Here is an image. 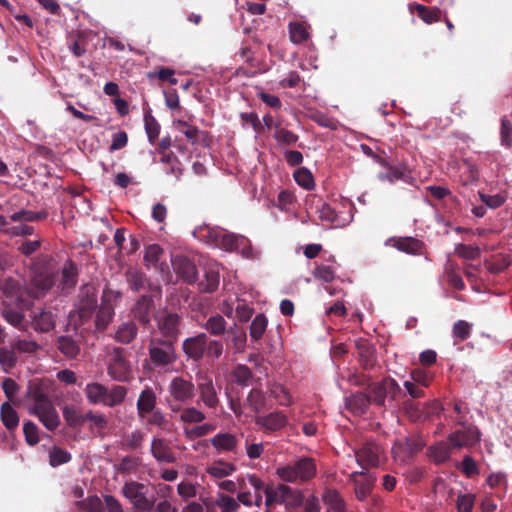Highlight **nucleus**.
<instances>
[{
	"label": "nucleus",
	"mask_w": 512,
	"mask_h": 512,
	"mask_svg": "<svg viewBox=\"0 0 512 512\" xmlns=\"http://www.w3.org/2000/svg\"><path fill=\"white\" fill-rule=\"evenodd\" d=\"M193 235L207 245L225 251H236L246 259H257L260 256V252L252 247L248 238L229 233L219 227L202 225L194 229Z\"/></svg>",
	"instance_id": "obj_1"
},
{
	"label": "nucleus",
	"mask_w": 512,
	"mask_h": 512,
	"mask_svg": "<svg viewBox=\"0 0 512 512\" xmlns=\"http://www.w3.org/2000/svg\"><path fill=\"white\" fill-rule=\"evenodd\" d=\"M28 412L36 416L43 426L53 431L60 424V417L51 399L38 385H31L27 392Z\"/></svg>",
	"instance_id": "obj_2"
},
{
	"label": "nucleus",
	"mask_w": 512,
	"mask_h": 512,
	"mask_svg": "<svg viewBox=\"0 0 512 512\" xmlns=\"http://www.w3.org/2000/svg\"><path fill=\"white\" fill-rule=\"evenodd\" d=\"M84 394L90 404L113 407L125 399L126 388L116 385L111 389L99 382H90L84 388Z\"/></svg>",
	"instance_id": "obj_3"
},
{
	"label": "nucleus",
	"mask_w": 512,
	"mask_h": 512,
	"mask_svg": "<svg viewBox=\"0 0 512 512\" xmlns=\"http://www.w3.org/2000/svg\"><path fill=\"white\" fill-rule=\"evenodd\" d=\"M317 472L312 458H301L293 465L277 468L276 475L284 482H305L312 479Z\"/></svg>",
	"instance_id": "obj_4"
},
{
	"label": "nucleus",
	"mask_w": 512,
	"mask_h": 512,
	"mask_svg": "<svg viewBox=\"0 0 512 512\" xmlns=\"http://www.w3.org/2000/svg\"><path fill=\"white\" fill-rule=\"evenodd\" d=\"M265 505L271 507L274 504L284 505L286 509L299 507L303 503L302 493L285 484L265 488Z\"/></svg>",
	"instance_id": "obj_5"
},
{
	"label": "nucleus",
	"mask_w": 512,
	"mask_h": 512,
	"mask_svg": "<svg viewBox=\"0 0 512 512\" xmlns=\"http://www.w3.org/2000/svg\"><path fill=\"white\" fill-rule=\"evenodd\" d=\"M122 493L138 510L151 511L155 505L154 496L149 495L148 487L142 483L128 482L123 486Z\"/></svg>",
	"instance_id": "obj_6"
},
{
	"label": "nucleus",
	"mask_w": 512,
	"mask_h": 512,
	"mask_svg": "<svg viewBox=\"0 0 512 512\" xmlns=\"http://www.w3.org/2000/svg\"><path fill=\"white\" fill-rule=\"evenodd\" d=\"M56 283L55 273L49 267L33 269L28 293L33 298L44 297Z\"/></svg>",
	"instance_id": "obj_7"
},
{
	"label": "nucleus",
	"mask_w": 512,
	"mask_h": 512,
	"mask_svg": "<svg viewBox=\"0 0 512 512\" xmlns=\"http://www.w3.org/2000/svg\"><path fill=\"white\" fill-rule=\"evenodd\" d=\"M385 460L383 448L375 442L367 441L355 451V461L363 469L377 467Z\"/></svg>",
	"instance_id": "obj_8"
},
{
	"label": "nucleus",
	"mask_w": 512,
	"mask_h": 512,
	"mask_svg": "<svg viewBox=\"0 0 512 512\" xmlns=\"http://www.w3.org/2000/svg\"><path fill=\"white\" fill-rule=\"evenodd\" d=\"M149 355L156 366L172 364L176 358V352L171 340L161 341L153 337L149 345Z\"/></svg>",
	"instance_id": "obj_9"
},
{
	"label": "nucleus",
	"mask_w": 512,
	"mask_h": 512,
	"mask_svg": "<svg viewBox=\"0 0 512 512\" xmlns=\"http://www.w3.org/2000/svg\"><path fill=\"white\" fill-rule=\"evenodd\" d=\"M107 372L117 381H127L131 376V368L121 348H113L108 355Z\"/></svg>",
	"instance_id": "obj_10"
},
{
	"label": "nucleus",
	"mask_w": 512,
	"mask_h": 512,
	"mask_svg": "<svg viewBox=\"0 0 512 512\" xmlns=\"http://www.w3.org/2000/svg\"><path fill=\"white\" fill-rule=\"evenodd\" d=\"M462 429L451 433L448 437L449 444L453 448H467L476 445L480 441V432L477 427L466 425L458 421Z\"/></svg>",
	"instance_id": "obj_11"
},
{
	"label": "nucleus",
	"mask_w": 512,
	"mask_h": 512,
	"mask_svg": "<svg viewBox=\"0 0 512 512\" xmlns=\"http://www.w3.org/2000/svg\"><path fill=\"white\" fill-rule=\"evenodd\" d=\"M169 394L172 399L179 403H187L191 401L195 395L194 384L183 377H175L171 380Z\"/></svg>",
	"instance_id": "obj_12"
},
{
	"label": "nucleus",
	"mask_w": 512,
	"mask_h": 512,
	"mask_svg": "<svg viewBox=\"0 0 512 512\" xmlns=\"http://www.w3.org/2000/svg\"><path fill=\"white\" fill-rule=\"evenodd\" d=\"M120 298V293L112 290H105L102 296V305L97 313L96 327L103 330L107 327L114 315L112 302Z\"/></svg>",
	"instance_id": "obj_13"
},
{
	"label": "nucleus",
	"mask_w": 512,
	"mask_h": 512,
	"mask_svg": "<svg viewBox=\"0 0 512 512\" xmlns=\"http://www.w3.org/2000/svg\"><path fill=\"white\" fill-rule=\"evenodd\" d=\"M349 479L354 484L357 499L363 501L370 495L376 477L362 469L361 471H352L349 474Z\"/></svg>",
	"instance_id": "obj_14"
},
{
	"label": "nucleus",
	"mask_w": 512,
	"mask_h": 512,
	"mask_svg": "<svg viewBox=\"0 0 512 512\" xmlns=\"http://www.w3.org/2000/svg\"><path fill=\"white\" fill-rule=\"evenodd\" d=\"M6 297L8 300L5 301L6 307L2 311L3 318L12 326L16 328H23L24 327V315L19 310H14L13 308H10V304H12V298L14 295L17 294V287L15 285L14 281L7 282L5 289Z\"/></svg>",
	"instance_id": "obj_15"
},
{
	"label": "nucleus",
	"mask_w": 512,
	"mask_h": 512,
	"mask_svg": "<svg viewBox=\"0 0 512 512\" xmlns=\"http://www.w3.org/2000/svg\"><path fill=\"white\" fill-rule=\"evenodd\" d=\"M197 388L199 393L198 403H203L209 408H216L219 404V399L212 379L208 376H200L197 379Z\"/></svg>",
	"instance_id": "obj_16"
},
{
	"label": "nucleus",
	"mask_w": 512,
	"mask_h": 512,
	"mask_svg": "<svg viewBox=\"0 0 512 512\" xmlns=\"http://www.w3.org/2000/svg\"><path fill=\"white\" fill-rule=\"evenodd\" d=\"M256 425L265 432H276L284 428L287 423L286 415L281 411H273L255 418Z\"/></svg>",
	"instance_id": "obj_17"
},
{
	"label": "nucleus",
	"mask_w": 512,
	"mask_h": 512,
	"mask_svg": "<svg viewBox=\"0 0 512 512\" xmlns=\"http://www.w3.org/2000/svg\"><path fill=\"white\" fill-rule=\"evenodd\" d=\"M206 340L207 336L205 333L187 338L182 345L184 353L191 359H201L206 351Z\"/></svg>",
	"instance_id": "obj_18"
},
{
	"label": "nucleus",
	"mask_w": 512,
	"mask_h": 512,
	"mask_svg": "<svg viewBox=\"0 0 512 512\" xmlns=\"http://www.w3.org/2000/svg\"><path fill=\"white\" fill-rule=\"evenodd\" d=\"M209 441L219 454L234 452L238 446L236 435L230 432L217 433Z\"/></svg>",
	"instance_id": "obj_19"
},
{
	"label": "nucleus",
	"mask_w": 512,
	"mask_h": 512,
	"mask_svg": "<svg viewBox=\"0 0 512 512\" xmlns=\"http://www.w3.org/2000/svg\"><path fill=\"white\" fill-rule=\"evenodd\" d=\"M158 329L168 338H175L178 334L179 317L173 313H159L156 316Z\"/></svg>",
	"instance_id": "obj_20"
},
{
	"label": "nucleus",
	"mask_w": 512,
	"mask_h": 512,
	"mask_svg": "<svg viewBox=\"0 0 512 512\" xmlns=\"http://www.w3.org/2000/svg\"><path fill=\"white\" fill-rule=\"evenodd\" d=\"M151 453L157 461L173 463L176 461V455L169 443L163 438H154L151 443Z\"/></svg>",
	"instance_id": "obj_21"
},
{
	"label": "nucleus",
	"mask_w": 512,
	"mask_h": 512,
	"mask_svg": "<svg viewBox=\"0 0 512 512\" xmlns=\"http://www.w3.org/2000/svg\"><path fill=\"white\" fill-rule=\"evenodd\" d=\"M399 389V385L393 379H385L384 381L375 384L371 388L370 399L375 403L381 405L384 403L388 394H394Z\"/></svg>",
	"instance_id": "obj_22"
},
{
	"label": "nucleus",
	"mask_w": 512,
	"mask_h": 512,
	"mask_svg": "<svg viewBox=\"0 0 512 512\" xmlns=\"http://www.w3.org/2000/svg\"><path fill=\"white\" fill-rule=\"evenodd\" d=\"M174 269L177 274L186 282L192 283L197 279V269L195 264L185 257H176L173 259Z\"/></svg>",
	"instance_id": "obj_23"
},
{
	"label": "nucleus",
	"mask_w": 512,
	"mask_h": 512,
	"mask_svg": "<svg viewBox=\"0 0 512 512\" xmlns=\"http://www.w3.org/2000/svg\"><path fill=\"white\" fill-rule=\"evenodd\" d=\"M156 395L154 391L147 388L141 392L137 400V412L141 419L147 418V415L155 410Z\"/></svg>",
	"instance_id": "obj_24"
},
{
	"label": "nucleus",
	"mask_w": 512,
	"mask_h": 512,
	"mask_svg": "<svg viewBox=\"0 0 512 512\" xmlns=\"http://www.w3.org/2000/svg\"><path fill=\"white\" fill-rule=\"evenodd\" d=\"M236 471V466L224 460H217L206 467V473L214 479H222L232 475Z\"/></svg>",
	"instance_id": "obj_25"
},
{
	"label": "nucleus",
	"mask_w": 512,
	"mask_h": 512,
	"mask_svg": "<svg viewBox=\"0 0 512 512\" xmlns=\"http://www.w3.org/2000/svg\"><path fill=\"white\" fill-rule=\"evenodd\" d=\"M81 294H86L87 298L85 300H82L81 305L78 309V314L81 319H86L90 317L92 311L96 307V294H95V288L91 285H86L83 287ZM84 320H82L83 322Z\"/></svg>",
	"instance_id": "obj_26"
},
{
	"label": "nucleus",
	"mask_w": 512,
	"mask_h": 512,
	"mask_svg": "<svg viewBox=\"0 0 512 512\" xmlns=\"http://www.w3.org/2000/svg\"><path fill=\"white\" fill-rule=\"evenodd\" d=\"M171 410L173 412H178L179 420L187 424H198L203 422L206 418L205 414L196 407L180 408L171 405Z\"/></svg>",
	"instance_id": "obj_27"
},
{
	"label": "nucleus",
	"mask_w": 512,
	"mask_h": 512,
	"mask_svg": "<svg viewBox=\"0 0 512 512\" xmlns=\"http://www.w3.org/2000/svg\"><path fill=\"white\" fill-rule=\"evenodd\" d=\"M153 308V301L150 296H142L133 309L134 317L142 324L146 325L150 322V314Z\"/></svg>",
	"instance_id": "obj_28"
},
{
	"label": "nucleus",
	"mask_w": 512,
	"mask_h": 512,
	"mask_svg": "<svg viewBox=\"0 0 512 512\" xmlns=\"http://www.w3.org/2000/svg\"><path fill=\"white\" fill-rule=\"evenodd\" d=\"M76 275L75 265L71 262L66 263L57 277L58 288L61 289V291H66L74 287L76 284Z\"/></svg>",
	"instance_id": "obj_29"
},
{
	"label": "nucleus",
	"mask_w": 512,
	"mask_h": 512,
	"mask_svg": "<svg viewBox=\"0 0 512 512\" xmlns=\"http://www.w3.org/2000/svg\"><path fill=\"white\" fill-rule=\"evenodd\" d=\"M55 321V316L51 311L42 310L33 316L32 325L35 330L48 332L54 328Z\"/></svg>",
	"instance_id": "obj_30"
},
{
	"label": "nucleus",
	"mask_w": 512,
	"mask_h": 512,
	"mask_svg": "<svg viewBox=\"0 0 512 512\" xmlns=\"http://www.w3.org/2000/svg\"><path fill=\"white\" fill-rule=\"evenodd\" d=\"M370 398L363 393H356L346 398V407L356 415H362L368 409Z\"/></svg>",
	"instance_id": "obj_31"
},
{
	"label": "nucleus",
	"mask_w": 512,
	"mask_h": 512,
	"mask_svg": "<svg viewBox=\"0 0 512 512\" xmlns=\"http://www.w3.org/2000/svg\"><path fill=\"white\" fill-rule=\"evenodd\" d=\"M433 491L440 502H448L453 496L451 480L447 477H437L434 480Z\"/></svg>",
	"instance_id": "obj_32"
},
{
	"label": "nucleus",
	"mask_w": 512,
	"mask_h": 512,
	"mask_svg": "<svg viewBox=\"0 0 512 512\" xmlns=\"http://www.w3.org/2000/svg\"><path fill=\"white\" fill-rule=\"evenodd\" d=\"M1 421L3 425L9 430H15L19 425V416L16 410L8 402H5L1 406Z\"/></svg>",
	"instance_id": "obj_33"
},
{
	"label": "nucleus",
	"mask_w": 512,
	"mask_h": 512,
	"mask_svg": "<svg viewBox=\"0 0 512 512\" xmlns=\"http://www.w3.org/2000/svg\"><path fill=\"white\" fill-rule=\"evenodd\" d=\"M63 418L68 426L76 428L81 427L85 423L86 414L80 413L74 406H65L63 408Z\"/></svg>",
	"instance_id": "obj_34"
},
{
	"label": "nucleus",
	"mask_w": 512,
	"mask_h": 512,
	"mask_svg": "<svg viewBox=\"0 0 512 512\" xmlns=\"http://www.w3.org/2000/svg\"><path fill=\"white\" fill-rule=\"evenodd\" d=\"M137 335V327L133 321L123 323L116 331L115 338L117 341L128 344Z\"/></svg>",
	"instance_id": "obj_35"
},
{
	"label": "nucleus",
	"mask_w": 512,
	"mask_h": 512,
	"mask_svg": "<svg viewBox=\"0 0 512 512\" xmlns=\"http://www.w3.org/2000/svg\"><path fill=\"white\" fill-rule=\"evenodd\" d=\"M219 264H214L205 272V283H202L204 290L208 292L215 291L219 285Z\"/></svg>",
	"instance_id": "obj_36"
},
{
	"label": "nucleus",
	"mask_w": 512,
	"mask_h": 512,
	"mask_svg": "<svg viewBox=\"0 0 512 512\" xmlns=\"http://www.w3.org/2000/svg\"><path fill=\"white\" fill-rule=\"evenodd\" d=\"M58 348L69 358H75L80 351L77 343L68 336H62L58 339Z\"/></svg>",
	"instance_id": "obj_37"
},
{
	"label": "nucleus",
	"mask_w": 512,
	"mask_h": 512,
	"mask_svg": "<svg viewBox=\"0 0 512 512\" xmlns=\"http://www.w3.org/2000/svg\"><path fill=\"white\" fill-rule=\"evenodd\" d=\"M270 393L279 405L288 406L293 402L289 391L281 384H273L270 388Z\"/></svg>",
	"instance_id": "obj_38"
},
{
	"label": "nucleus",
	"mask_w": 512,
	"mask_h": 512,
	"mask_svg": "<svg viewBox=\"0 0 512 512\" xmlns=\"http://www.w3.org/2000/svg\"><path fill=\"white\" fill-rule=\"evenodd\" d=\"M247 480H248L249 484L255 490L254 495H253L254 504L259 507L262 504V501H263V497H262L261 491L265 492V488H268L270 486L269 485H265V483L258 476H256L255 474H249L247 476Z\"/></svg>",
	"instance_id": "obj_39"
},
{
	"label": "nucleus",
	"mask_w": 512,
	"mask_h": 512,
	"mask_svg": "<svg viewBox=\"0 0 512 512\" xmlns=\"http://www.w3.org/2000/svg\"><path fill=\"white\" fill-rule=\"evenodd\" d=\"M290 39L293 43L299 44L308 39V31L303 23L294 22L289 24Z\"/></svg>",
	"instance_id": "obj_40"
},
{
	"label": "nucleus",
	"mask_w": 512,
	"mask_h": 512,
	"mask_svg": "<svg viewBox=\"0 0 512 512\" xmlns=\"http://www.w3.org/2000/svg\"><path fill=\"white\" fill-rule=\"evenodd\" d=\"M267 323V318L263 314H258L255 316L250 325L251 338L254 340L261 339L264 332L266 331Z\"/></svg>",
	"instance_id": "obj_41"
},
{
	"label": "nucleus",
	"mask_w": 512,
	"mask_h": 512,
	"mask_svg": "<svg viewBox=\"0 0 512 512\" xmlns=\"http://www.w3.org/2000/svg\"><path fill=\"white\" fill-rule=\"evenodd\" d=\"M144 122L148 140L151 144H154L160 133V125L150 113L144 115Z\"/></svg>",
	"instance_id": "obj_42"
},
{
	"label": "nucleus",
	"mask_w": 512,
	"mask_h": 512,
	"mask_svg": "<svg viewBox=\"0 0 512 512\" xmlns=\"http://www.w3.org/2000/svg\"><path fill=\"white\" fill-rule=\"evenodd\" d=\"M216 429V425L212 423H204L192 428H185L184 435L188 439L199 438L208 435Z\"/></svg>",
	"instance_id": "obj_43"
},
{
	"label": "nucleus",
	"mask_w": 512,
	"mask_h": 512,
	"mask_svg": "<svg viewBox=\"0 0 512 512\" xmlns=\"http://www.w3.org/2000/svg\"><path fill=\"white\" fill-rule=\"evenodd\" d=\"M202 327L213 335H221L225 332L226 322L221 315H214Z\"/></svg>",
	"instance_id": "obj_44"
},
{
	"label": "nucleus",
	"mask_w": 512,
	"mask_h": 512,
	"mask_svg": "<svg viewBox=\"0 0 512 512\" xmlns=\"http://www.w3.org/2000/svg\"><path fill=\"white\" fill-rule=\"evenodd\" d=\"M296 183L298 185H300L301 187L307 189V190H311L314 188V179H313V176L311 174V172L304 168V167H301V168H298L295 172H294V175H293Z\"/></svg>",
	"instance_id": "obj_45"
},
{
	"label": "nucleus",
	"mask_w": 512,
	"mask_h": 512,
	"mask_svg": "<svg viewBox=\"0 0 512 512\" xmlns=\"http://www.w3.org/2000/svg\"><path fill=\"white\" fill-rule=\"evenodd\" d=\"M417 15L425 23L431 24L440 20V10L438 8H428L424 5H416Z\"/></svg>",
	"instance_id": "obj_46"
},
{
	"label": "nucleus",
	"mask_w": 512,
	"mask_h": 512,
	"mask_svg": "<svg viewBox=\"0 0 512 512\" xmlns=\"http://www.w3.org/2000/svg\"><path fill=\"white\" fill-rule=\"evenodd\" d=\"M71 460V455L68 451L63 450L59 447H53L49 451V463L53 467L60 466Z\"/></svg>",
	"instance_id": "obj_47"
},
{
	"label": "nucleus",
	"mask_w": 512,
	"mask_h": 512,
	"mask_svg": "<svg viewBox=\"0 0 512 512\" xmlns=\"http://www.w3.org/2000/svg\"><path fill=\"white\" fill-rule=\"evenodd\" d=\"M23 432L25 435V440L28 445L34 446L40 441L39 437V429L35 423L32 421H26L23 424Z\"/></svg>",
	"instance_id": "obj_48"
},
{
	"label": "nucleus",
	"mask_w": 512,
	"mask_h": 512,
	"mask_svg": "<svg viewBox=\"0 0 512 512\" xmlns=\"http://www.w3.org/2000/svg\"><path fill=\"white\" fill-rule=\"evenodd\" d=\"M472 324L464 320H458L452 328L453 337L461 341L470 337Z\"/></svg>",
	"instance_id": "obj_49"
},
{
	"label": "nucleus",
	"mask_w": 512,
	"mask_h": 512,
	"mask_svg": "<svg viewBox=\"0 0 512 512\" xmlns=\"http://www.w3.org/2000/svg\"><path fill=\"white\" fill-rule=\"evenodd\" d=\"M216 504L221 512H237L240 507L236 499L224 494L218 497Z\"/></svg>",
	"instance_id": "obj_50"
},
{
	"label": "nucleus",
	"mask_w": 512,
	"mask_h": 512,
	"mask_svg": "<svg viewBox=\"0 0 512 512\" xmlns=\"http://www.w3.org/2000/svg\"><path fill=\"white\" fill-rule=\"evenodd\" d=\"M126 276L131 289L139 291L144 287L146 280L142 272L137 269H129Z\"/></svg>",
	"instance_id": "obj_51"
},
{
	"label": "nucleus",
	"mask_w": 512,
	"mask_h": 512,
	"mask_svg": "<svg viewBox=\"0 0 512 512\" xmlns=\"http://www.w3.org/2000/svg\"><path fill=\"white\" fill-rule=\"evenodd\" d=\"M395 247L406 253H416L420 249V243L414 238L406 237L398 239L395 242Z\"/></svg>",
	"instance_id": "obj_52"
},
{
	"label": "nucleus",
	"mask_w": 512,
	"mask_h": 512,
	"mask_svg": "<svg viewBox=\"0 0 512 512\" xmlns=\"http://www.w3.org/2000/svg\"><path fill=\"white\" fill-rule=\"evenodd\" d=\"M265 449L263 442H254L247 438L245 440V452L249 459H258L261 457Z\"/></svg>",
	"instance_id": "obj_53"
},
{
	"label": "nucleus",
	"mask_w": 512,
	"mask_h": 512,
	"mask_svg": "<svg viewBox=\"0 0 512 512\" xmlns=\"http://www.w3.org/2000/svg\"><path fill=\"white\" fill-rule=\"evenodd\" d=\"M455 253L462 258L473 260L480 256V249L477 246L458 244L455 246Z\"/></svg>",
	"instance_id": "obj_54"
},
{
	"label": "nucleus",
	"mask_w": 512,
	"mask_h": 512,
	"mask_svg": "<svg viewBox=\"0 0 512 512\" xmlns=\"http://www.w3.org/2000/svg\"><path fill=\"white\" fill-rule=\"evenodd\" d=\"M78 506L81 510H87L90 512H102L103 504L101 499L96 496H89L87 499L78 503Z\"/></svg>",
	"instance_id": "obj_55"
},
{
	"label": "nucleus",
	"mask_w": 512,
	"mask_h": 512,
	"mask_svg": "<svg viewBox=\"0 0 512 512\" xmlns=\"http://www.w3.org/2000/svg\"><path fill=\"white\" fill-rule=\"evenodd\" d=\"M148 425H154L160 428H165V426L168 424V420L163 412H161L158 409L153 410L147 415V418H145Z\"/></svg>",
	"instance_id": "obj_56"
},
{
	"label": "nucleus",
	"mask_w": 512,
	"mask_h": 512,
	"mask_svg": "<svg viewBox=\"0 0 512 512\" xmlns=\"http://www.w3.org/2000/svg\"><path fill=\"white\" fill-rule=\"evenodd\" d=\"M14 349L22 353L32 354L39 348L38 344L33 340L19 339L13 344Z\"/></svg>",
	"instance_id": "obj_57"
},
{
	"label": "nucleus",
	"mask_w": 512,
	"mask_h": 512,
	"mask_svg": "<svg viewBox=\"0 0 512 512\" xmlns=\"http://www.w3.org/2000/svg\"><path fill=\"white\" fill-rule=\"evenodd\" d=\"M475 496L472 494H463L458 496L457 510L458 512H472L474 507Z\"/></svg>",
	"instance_id": "obj_58"
},
{
	"label": "nucleus",
	"mask_w": 512,
	"mask_h": 512,
	"mask_svg": "<svg viewBox=\"0 0 512 512\" xmlns=\"http://www.w3.org/2000/svg\"><path fill=\"white\" fill-rule=\"evenodd\" d=\"M248 404L255 411L258 412L262 409L264 405V396L263 393L258 389H253L248 395L247 398Z\"/></svg>",
	"instance_id": "obj_59"
},
{
	"label": "nucleus",
	"mask_w": 512,
	"mask_h": 512,
	"mask_svg": "<svg viewBox=\"0 0 512 512\" xmlns=\"http://www.w3.org/2000/svg\"><path fill=\"white\" fill-rule=\"evenodd\" d=\"M274 137L279 143L284 144H293L298 140V136L295 133L284 128H277Z\"/></svg>",
	"instance_id": "obj_60"
},
{
	"label": "nucleus",
	"mask_w": 512,
	"mask_h": 512,
	"mask_svg": "<svg viewBox=\"0 0 512 512\" xmlns=\"http://www.w3.org/2000/svg\"><path fill=\"white\" fill-rule=\"evenodd\" d=\"M253 313V308L248 304L238 301L235 307V318L240 321H248Z\"/></svg>",
	"instance_id": "obj_61"
},
{
	"label": "nucleus",
	"mask_w": 512,
	"mask_h": 512,
	"mask_svg": "<svg viewBox=\"0 0 512 512\" xmlns=\"http://www.w3.org/2000/svg\"><path fill=\"white\" fill-rule=\"evenodd\" d=\"M162 248L159 245L153 244L147 247L144 255V260L147 264H155L159 261L162 255Z\"/></svg>",
	"instance_id": "obj_62"
},
{
	"label": "nucleus",
	"mask_w": 512,
	"mask_h": 512,
	"mask_svg": "<svg viewBox=\"0 0 512 512\" xmlns=\"http://www.w3.org/2000/svg\"><path fill=\"white\" fill-rule=\"evenodd\" d=\"M314 276L325 282H331L335 277V271L331 266L320 265L315 268Z\"/></svg>",
	"instance_id": "obj_63"
},
{
	"label": "nucleus",
	"mask_w": 512,
	"mask_h": 512,
	"mask_svg": "<svg viewBox=\"0 0 512 512\" xmlns=\"http://www.w3.org/2000/svg\"><path fill=\"white\" fill-rule=\"evenodd\" d=\"M500 135L502 145L510 147L512 145V125L508 120H502Z\"/></svg>",
	"instance_id": "obj_64"
}]
</instances>
